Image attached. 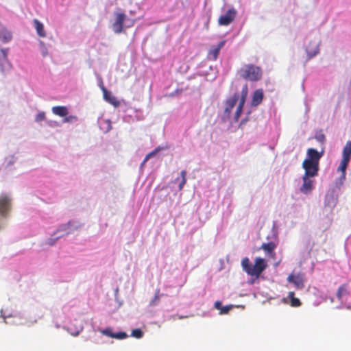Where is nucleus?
Masks as SVG:
<instances>
[{"instance_id": "9d476101", "label": "nucleus", "mask_w": 351, "mask_h": 351, "mask_svg": "<svg viewBox=\"0 0 351 351\" xmlns=\"http://www.w3.org/2000/svg\"><path fill=\"white\" fill-rule=\"evenodd\" d=\"M104 98L109 104L112 105L114 107H118L120 105L119 101L114 97L111 92L108 91L105 87H102Z\"/></svg>"}, {"instance_id": "72a5a7b5", "label": "nucleus", "mask_w": 351, "mask_h": 351, "mask_svg": "<svg viewBox=\"0 0 351 351\" xmlns=\"http://www.w3.org/2000/svg\"><path fill=\"white\" fill-rule=\"evenodd\" d=\"M323 150L321 151V152H319L317 149L313 148H310L307 150V154H322Z\"/></svg>"}, {"instance_id": "6ab92c4d", "label": "nucleus", "mask_w": 351, "mask_h": 351, "mask_svg": "<svg viewBox=\"0 0 351 351\" xmlns=\"http://www.w3.org/2000/svg\"><path fill=\"white\" fill-rule=\"evenodd\" d=\"M306 53L309 58L315 56L319 52L318 45L316 43H310L306 48Z\"/></svg>"}, {"instance_id": "412c9836", "label": "nucleus", "mask_w": 351, "mask_h": 351, "mask_svg": "<svg viewBox=\"0 0 351 351\" xmlns=\"http://www.w3.org/2000/svg\"><path fill=\"white\" fill-rule=\"evenodd\" d=\"M34 26L36 30L37 34L40 37H45L46 33L44 29V26L42 23H40L38 19L34 20Z\"/></svg>"}, {"instance_id": "58836bf2", "label": "nucleus", "mask_w": 351, "mask_h": 351, "mask_svg": "<svg viewBox=\"0 0 351 351\" xmlns=\"http://www.w3.org/2000/svg\"><path fill=\"white\" fill-rule=\"evenodd\" d=\"M106 123L108 124L107 131H108L111 129V125H110V122L109 121H106Z\"/></svg>"}, {"instance_id": "a211bd4d", "label": "nucleus", "mask_w": 351, "mask_h": 351, "mask_svg": "<svg viewBox=\"0 0 351 351\" xmlns=\"http://www.w3.org/2000/svg\"><path fill=\"white\" fill-rule=\"evenodd\" d=\"M173 182L178 183V190L182 191L186 182V171L185 170H182L180 173V178H176Z\"/></svg>"}, {"instance_id": "b1692460", "label": "nucleus", "mask_w": 351, "mask_h": 351, "mask_svg": "<svg viewBox=\"0 0 351 351\" xmlns=\"http://www.w3.org/2000/svg\"><path fill=\"white\" fill-rule=\"evenodd\" d=\"M131 335L136 339H140L143 337V332L141 329L136 328L132 331Z\"/></svg>"}, {"instance_id": "393cba45", "label": "nucleus", "mask_w": 351, "mask_h": 351, "mask_svg": "<svg viewBox=\"0 0 351 351\" xmlns=\"http://www.w3.org/2000/svg\"><path fill=\"white\" fill-rule=\"evenodd\" d=\"M100 332L101 334L113 338L114 332H112V328L110 327H108L103 330H100Z\"/></svg>"}, {"instance_id": "a19ab883", "label": "nucleus", "mask_w": 351, "mask_h": 351, "mask_svg": "<svg viewBox=\"0 0 351 351\" xmlns=\"http://www.w3.org/2000/svg\"><path fill=\"white\" fill-rule=\"evenodd\" d=\"M245 121V120H243V121L241 122L240 125L243 124Z\"/></svg>"}, {"instance_id": "c756f323", "label": "nucleus", "mask_w": 351, "mask_h": 351, "mask_svg": "<svg viewBox=\"0 0 351 351\" xmlns=\"http://www.w3.org/2000/svg\"><path fill=\"white\" fill-rule=\"evenodd\" d=\"M45 119V113L44 112H40L36 116L35 120L37 122L42 121Z\"/></svg>"}, {"instance_id": "bb28decb", "label": "nucleus", "mask_w": 351, "mask_h": 351, "mask_svg": "<svg viewBox=\"0 0 351 351\" xmlns=\"http://www.w3.org/2000/svg\"><path fill=\"white\" fill-rule=\"evenodd\" d=\"M128 337V335L125 332H119L117 333H114L113 338L117 339H123Z\"/></svg>"}, {"instance_id": "473e14b6", "label": "nucleus", "mask_w": 351, "mask_h": 351, "mask_svg": "<svg viewBox=\"0 0 351 351\" xmlns=\"http://www.w3.org/2000/svg\"><path fill=\"white\" fill-rule=\"evenodd\" d=\"M231 308H232L231 305L223 306L220 311V314L221 315L227 314Z\"/></svg>"}, {"instance_id": "c85d7f7f", "label": "nucleus", "mask_w": 351, "mask_h": 351, "mask_svg": "<svg viewBox=\"0 0 351 351\" xmlns=\"http://www.w3.org/2000/svg\"><path fill=\"white\" fill-rule=\"evenodd\" d=\"M77 120V117L76 116H74V115H70V116H68V117H65V118L64 119L63 121L65 122V123H72V122H75Z\"/></svg>"}, {"instance_id": "ea45409f", "label": "nucleus", "mask_w": 351, "mask_h": 351, "mask_svg": "<svg viewBox=\"0 0 351 351\" xmlns=\"http://www.w3.org/2000/svg\"><path fill=\"white\" fill-rule=\"evenodd\" d=\"M158 152H159V149H156L154 151H152V152H150L149 154H157Z\"/></svg>"}, {"instance_id": "cd10ccee", "label": "nucleus", "mask_w": 351, "mask_h": 351, "mask_svg": "<svg viewBox=\"0 0 351 351\" xmlns=\"http://www.w3.org/2000/svg\"><path fill=\"white\" fill-rule=\"evenodd\" d=\"M40 46L43 56L46 57L48 55V51L45 43L43 41H40Z\"/></svg>"}, {"instance_id": "a878e982", "label": "nucleus", "mask_w": 351, "mask_h": 351, "mask_svg": "<svg viewBox=\"0 0 351 351\" xmlns=\"http://www.w3.org/2000/svg\"><path fill=\"white\" fill-rule=\"evenodd\" d=\"M315 138L320 143H324L325 141V135L323 134L322 131H319L316 132Z\"/></svg>"}, {"instance_id": "1a4fd4ad", "label": "nucleus", "mask_w": 351, "mask_h": 351, "mask_svg": "<svg viewBox=\"0 0 351 351\" xmlns=\"http://www.w3.org/2000/svg\"><path fill=\"white\" fill-rule=\"evenodd\" d=\"M264 98V93L262 88L256 89L252 95V98L251 101V106L253 107H256L259 106Z\"/></svg>"}, {"instance_id": "aec40b11", "label": "nucleus", "mask_w": 351, "mask_h": 351, "mask_svg": "<svg viewBox=\"0 0 351 351\" xmlns=\"http://www.w3.org/2000/svg\"><path fill=\"white\" fill-rule=\"evenodd\" d=\"M349 295L348 285L345 283L341 285L337 291V298L341 300L344 295Z\"/></svg>"}, {"instance_id": "39448f33", "label": "nucleus", "mask_w": 351, "mask_h": 351, "mask_svg": "<svg viewBox=\"0 0 351 351\" xmlns=\"http://www.w3.org/2000/svg\"><path fill=\"white\" fill-rule=\"evenodd\" d=\"M237 101H239V94L237 93H234L230 98L226 99L223 114V119L224 120L230 119L232 110L236 106Z\"/></svg>"}, {"instance_id": "9b49d317", "label": "nucleus", "mask_w": 351, "mask_h": 351, "mask_svg": "<svg viewBox=\"0 0 351 351\" xmlns=\"http://www.w3.org/2000/svg\"><path fill=\"white\" fill-rule=\"evenodd\" d=\"M225 43V40H222L219 43L217 47H213L210 48L208 53V58L211 60H216L219 54V51L224 46Z\"/></svg>"}, {"instance_id": "f3484780", "label": "nucleus", "mask_w": 351, "mask_h": 351, "mask_svg": "<svg viewBox=\"0 0 351 351\" xmlns=\"http://www.w3.org/2000/svg\"><path fill=\"white\" fill-rule=\"evenodd\" d=\"M51 110L54 114L61 117H66L69 114L68 108L63 106H54L52 108Z\"/></svg>"}, {"instance_id": "423d86ee", "label": "nucleus", "mask_w": 351, "mask_h": 351, "mask_svg": "<svg viewBox=\"0 0 351 351\" xmlns=\"http://www.w3.org/2000/svg\"><path fill=\"white\" fill-rule=\"evenodd\" d=\"M114 21L112 27L114 33L120 34L123 31V23L127 19V16L123 12H114Z\"/></svg>"}, {"instance_id": "f704fd0d", "label": "nucleus", "mask_w": 351, "mask_h": 351, "mask_svg": "<svg viewBox=\"0 0 351 351\" xmlns=\"http://www.w3.org/2000/svg\"><path fill=\"white\" fill-rule=\"evenodd\" d=\"M214 306H215V308H217V309H218L219 311H221V308L223 307L221 306V302H219V301L215 302Z\"/></svg>"}, {"instance_id": "f8f14e48", "label": "nucleus", "mask_w": 351, "mask_h": 351, "mask_svg": "<svg viewBox=\"0 0 351 351\" xmlns=\"http://www.w3.org/2000/svg\"><path fill=\"white\" fill-rule=\"evenodd\" d=\"M309 177L304 175L302 178L303 184L300 187V191L304 194L310 193L313 189V182L308 178Z\"/></svg>"}, {"instance_id": "0eeeda50", "label": "nucleus", "mask_w": 351, "mask_h": 351, "mask_svg": "<svg viewBox=\"0 0 351 351\" xmlns=\"http://www.w3.org/2000/svg\"><path fill=\"white\" fill-rule=\"evenodd\" d=\"M12 207V199L6 194L0 195V215L3 217H7Z\"/></svg>"}, {"instance_id": "e433bc0d", "label": "nucleus", "mask_w": 351, "mask_h": 351, "mask_svg": "<svg viewBox=\"0 0 351 351\" xmlns=\"http://www.w3.org/2000/svg\"><path fill=\"white\" fill-rule=\"evenodd\" d=\"M152 156V155H146V156H145V159H144V160H143L142 164L143 165L145 162H146L149 160L150 156Z\"/></svg>"}, {"instance_id": "ddd939ff", "label": "nucleus", "mask_w": 351, "mask_h": 351, "mask_svg": "<svg viewBox=\"0 0 351 351\" xmlns=\"http://www.w3.org/2000/svg\"><path fill=\"white\" fill-rule=\"evenodd\" d=\"M287 280L289 282L293 283L298 289H302L304 287V280L298 275L290 274L287 278Z\"/></svg>"}, {"instance_id": "2eb2a0df", "label": "nucleus", "mask_w": 351, "mask_h": 351, "mask_svg": "<svg viewBox=\"0 0 351 351\" xmlns=\"http://www.w3.org/2000/svg\"><path fill=\"white\" fill-rule=\"evenodd\" d=\"M276 243L274 241L268 243H263L260 249L263 250L267 255L270 256L274 254V250L276 248Z\"/></svg>"}, {"instance_id": "20e7f679", "label": "nucleus", "mask_w": 351, "mask_h": 351, "mask_svg": "<svg viewBox=\"0 0 351 351\" xmlns=\"http://www.w3.org/2000/svg\"><path fill=\"white\" fill-rule=\"evenodd\" d=\"M247 94L248 87L247 85L245 84L242 88L241 95H239V104L233 116V119L235 122H237L240 118Z\"/></svg>"}, {"instance_id": "f03ea898", "label": "nucleus", "mask_w": 351, "mask_h": 351, "mask_svg": "<svg viewBox=\"0 0 351 351\" xmlns=\"http://www.w3.org/2000/svg\"><path fill=\"white\" fill-rule=\"evenodd\" d=\"M239 73L244 80L253 82L261 80L263 77L262 69L253 64H245L240 69Z\"/></svg>"}, {"instance_id": "dca6fc26", "label": "nucleus", "mask_w": 351, "mask_h": 351, "mask_svg": "<svg viewBox=\"0 0 351 351\" xmlns=\"http://www.w3.org/2000/svg\"><path fill=\"white\" fill-rule=\"evenodd\" d=\"M12 38V34L10 31L5 27L0 29V40L4 43L10 42Z\"/></svg>"}, {"instance_id": "4be33fe9", "label": "nucleus", "mask_w": 351, "mask_h": 351, "mask_svg": "<svg viewBox=\"0 0 351 351\" xmlns=\"http://www.w3.org/2000/svg\"><path fill=\"white\" fill-rule=\"evenodd\" d=\"M295 293L293 291H290L288 293V298L290 299V305L293 307H299L301 306L302 303L300 300L295 298Z\"/></svg>"}, {"instance_id": "f257e3e1", "label": "nucleus", "mask_w": 351, "mask_h": 351, "mask_svg": "<svg viewBox=\"0 0 351 351\" xmlns=\"http://www.w3.org/2000/svg\"><path fill=\"white\" fill-rule=\"evenodd\" d=\"M267 266V265L265 259L261 257H256L254 259V265H252L247 257L243 258L241 261L243 270L251 276L258 277L266 269Z\"/></svg>"}, {"instance_id": "c9c22d12", "label": "nucleus", "mask_w": 351, "mask_h": 351, "mask_svg": "<svg viewBox=\"0 0 351 351\" xmlns=\"http://www.w3.org/2000/svg\"><path fill=\"white\" fill-rule=\"evenodd\" d=\"M8 51V49H1V53H2V56L5 59H7Z\"/></svg>"}, {"instance_id": "2f4dec72", "label": "nucleus", "mask_w": 351, "mask_h": 351, "mask_svg": "<svg viewBox=\"0 0 351 351\" xmlns=\"http://www.w3.org/2000/svg\"><path fill=\"white\" fill-rule=\"evenodd\" d=\"M69 228V223L66 224H64L60 227V228L58 230V231H65V234H68L69 232L67 231V230Z\"/></svg>"}, {"instance_id": "5701e85b", "label": "nucleus", "mask_w": 351, "mask_h": 351, "mask_svg": "<svg viewBox=\"0 0 351 351\" xmlns=\"http://www.w3.org/2000/svg\"><path fill=\"white\" fill-rule=\"evenodd\" d=\"M161 297V294L160 293V289H158L156 290V292H155V295H154V298L150 301V303L149 304L151 306H155L156 305L159 300H160V298Z\"/></svg>"}, {"instance_id": "4c0bfd02", "label": "nucleus", "mask_w": 351, "mask_h": 351, "mask_svg": "<svg viewBox=\"0 0 351 351\" xmlns=\"http://www.w3.org/2000/svg\"><path fill=\"white\" fill-rule=\"evenodd\" d=\"M55 241H55V240H53V239H49V241H48V244H49V245H53V244H54Z\"/></svg>"}, {"instance_id": "4468645a", "label": "nucleus", "mask_w": 351, "mask_h": 351, "mask_svg": "<svg viewBox=\"0 0 351 351\" xmlns=\"http://www.w3.org/2000/svg\"><path fill=\"white\" fill-rule=\"evenodd\" d=\"M351 155H343V159L340 163L339 167L337 170L341 172V178L345 180L346 178V170L348 166V164L350 160Z\"/></svg>"}, {"instance_id": "7ed1b4c3", "label": "nucleus", "mask_w": 351, "mask_h": 351, "mask_svg": "<svg viewBox=\"0 0 351 351\" xmlns=\"http://www.w3.org/2000/svg\"><path fill=\"white\" fill-rule=\"evenodd\" d=\"M322 155H308L302 163L305 170V176L314 177L317 175L319 170V161Z\"/></svg>"}, {"instance_id": "7c9ffc66", "label": "nucleus", "mask_w": 351, "mask_h": 351, "mask_svg": "<svg viewBox=\"0 0 351 351\" xmlns=\"http://www.w3.org/2000/svg\"><path fill=\"white\" fill-rule=\"evenodd\" d=\"M343 154H351V141H348L343 148Z\"/></svg>"}, {"instance_id": "6e6552de", "label": "nucleus", "mask_w": 351, "mask_h": 351, "mask_svg": "<svg viewBox=\"0 0 351 351\" xmlns=\"http://www.w3.org/2000/svg\"><path fill=\"white\" fill-rule=\"evenodd\" d=\"M237 12L234 8L229 9L225 14L221 15L218 19L219 25H228L235 19Z\"/></svg>"}]
</instances>
